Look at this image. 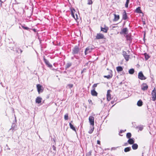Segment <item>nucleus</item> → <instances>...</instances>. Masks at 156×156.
Wrapping results in <instances>:
<instances>
[{"label":"nucleus","instance_id":"obj_5","mask_svg":"<svg viewBox=\"0 0 156 156\" xmlns=\"http://www.w3.org/2000/svg\"><path fill=\"white\" fill-rule=\"evenodd\" d=\"M104 35L101 33H98L96 36V38L97 39H102L104 38Z\"/></svg>","mask_w":156,"mask_h":156},{"label":"nucleus","instance_id":"obj_40","mask_svg":"<svg viewBox=\"0 0 156 156\" xmlns=\"http://www.w3.org/2000/svg\"><path fill=\"white\" fill-rule=\"evenodd\" d=\"M118 147H113L111 148V150H115L116 149V148Z\"/></svg>","mask_w":156,"mask_h":156},{"label":"nucleus","instance_id":"obj_6","mask_svg":"<svg viewBox=\"0 0 156 156\" xmlns=\"http://www.w3.org/2000/svg\"><path fill=\"white\" fill-rule=\"evenodd\" d=\"M111 91L110 90H108L107 91V99L108 101H110L111 99V95L110 93Z\"/></svg>","mask_w":156,"mask_h":156},{"label":"nucleus","instance_id":"obj_33","mask_svg":"<svg viewBox=\"0 0 156 156\" xmlns=\"http://www.w3.org/2000/svg\"><path fill=\"white\" fill-rule=\"evenodd\" d=\"M68 119V114H66L64 116V119L65 120H67Z\"/></svg>","mask_w":156,"mask_h":156},{"label":"nucleus","instance_id":"obj_32","mask_svg":"<svg viewBox=\"0 0 156 156\" xmlns=\"http://www.w3.org/2000/svg\"><path fill=\"white\" fill-rule=\"evenodd\" d=\"M129 0H126V2L125 4V7L127 8L128 6V4L129 2Z\"/></svg>","mask_w":156,"mask_h":156},{"label":"nucleus","instance_id":"obj_45","mask_svg":"<svg viewBox=\"0 0 156 156\" xmlns=\"http://www.w3.org/2000/svg\"><path fill=\"white\" fill-rule=\"evenodd\" d=\"M70 66V65H68V67H69Z\"/></svg>","mask_w":156,"mask_h":156},{"label":"nucleus","instance_id":"obj_30","mask_svg":"<svg viewBox=\"0 0 156 156\" xmlns=\"http://www.w3.org/2000/svg\"><path fill=\"white\" fill-rule=\"evenodd\" d=\"M144 56H145V58L146 60H147L149 58V56L146 53H145L144 54Z\"/></svg>","mask_w":156,"mask_h":156},{"label":"nucleus","instance_id":"obj_13","mask_svg":"<svg viewBox=\"0 0 156 156\" xmlns=\"http://www.w3.org/2000/svg\"><path fill=\"white\" fill-rule=\"evenodd\" d=\"M128 33V29L126 28H123L120 34H127Z\"/></svg>","mask_w":156,"mask_h":156},{"label":"nucleus","instance_id":"obj_18","mask_svg":"<svg viewBox=\"0 0 156 156\" xmlns=\"http://www.w3.org/2000/svg\"><path fill=\"white\" fill-rule=\"evenodd\" d=\"M91 94L93 96H97V93L95 91V90L93 89V90H91Z\"/></svg>","mask_w":156,"mask_h":156},{"label":"nucleus","instance_id":"obj_42","mask_svg":"<svg viewBox=\"0 0 156 156\" xmlns=\"http://www.w3.org/2000/svg\"><path fill=\"white\" fill-rule=\"evenodd\" d=\"M97 143L98 144H100V141L99 140H97Z\"/></svg>","mask_w":156,"mask_h":156},{"label":"nucleus","instance_id":"obj_16","mask_svg":"<svg viewBox=\"0 0 156 156\" xmlns=\"http://www.w3.org/2000/svg\"><path fill=\"white\" fill-rule=\"evenodd\" d=\"M91 51V49H90L89 47L87 48L85 51V53L86 55L88 53H90Z\"/></svg>","mask_w":156,"mask_h":156},{"label":"nucleus","instance_id":"obj_20","mask_svg":"<svg viewBox=\"0 0 156 156\" xmlns=\"http://www.w3.org/2000/svg\"><path fill=\"white\" fill-rule=\"evenodd\" d=\"M138 147V145L136 144H133L132 146V148L133 150L136 149Z\"/></svg>","mask_w":156,"mask_h":156},{"label":"nucleus","instance_id":"obj_34","mask_svg":"<svg viewBox=\"0 0 156 156\" xmlns=\"http://www.w3.org/2000/svg\"><path fill=\"white\" fill-rule=\"evenodd\" d=\"M73 84H70L67 85V87L69 88H71L73 87Z\"/></svg>","mask_w":156,"mask_h":156},{"label":"nucleus","instance_id":"obj_31","mask_svg":"<svg viewBox=\"0 0 156 156\" xmlns=\"http://www.w3.org/2000/svg\"><path fill=\"white\" fill-rule=\"evenodd\" d=\"M92 0H87V4L88 5H91L93 3Z\"/></svg>","mask_w":156,"mask_h":156},{"label":"nucleus","instance_id":"obj_3","mask_svg":"<svg viewBox=\"0 0 156 156\" xmlns=\"http://www.w3.org/2000/svg\"><path fill=\"white\" fill-rule=\"evenodd\" d=\"M94 117L92 116H90L89 118V120L90 124L93 126L94 125Z\"/></svg>","mask_w":156,"mask_h":156},{"label":"nucleus","instance_id":"obj_39","mask_svg":"<svg viewBox=\"0 0 156 156\" xmlns=\"http://www.w3.org/2000/svg\"><path fill=\"white\" fill-rule=\"evenodd\" d=\"M52 148L53 150L55 151L56 150V148L55 147L54 145H53L52 146Z\"/></svg>","mask_w":156,"mask_h":156},{"label":"nucleus","instance_id":"obj_9","mask_svg":"<svg viewBox=\"0 0 156 156\" xmlns=\"http://www.w3.org/2000/svg\"><path fill=\"white\" fill-rule=\"evenodd\" d=\"M123 55L126 60L128 61L129 59V55L127 54L126 52L124 51L123 52Z\"/></svg>","mask_w":156,"mask_h":156},{"label":"nucleus","instance_id":"obj_48","mask_svg":"<svg viewBox=\"0 0 156 156\" xmlns=\"http://www.w3.org/2000/svg\"><path fill=\"white\" fill-rule=\"evenodd\" d=\"M2 83H1V85H2Z\"/></svg>","mask_w":156,"mask_h":156},{"label":"nucleus","instance_id":"obj_37","mask_svg":"<svg viewBox=\"0 0 156 156\" xmlns=\"http://www.w3.org/2000/svg\"><path fill=\"white\" fill-rule=\"evenodd\" d=\"M22 27L25 29L28 30L29 29V28L27 27H24L23 26H22Z\"/></svg>","mask_w":156,"mask_h":156},{"label":"nucleus","instance_id":"obj_23","mask_svg":"<svg viewBox=\"0 0 156 156\" xmlns=\"http://www.w3.org/2000/svg\"><path fill=\"white\" fill-rule=\"evenodd\" d=\"M142 101L140 100L138 101L137 102V105L139 106H141L142 105Z\"/></svg>","mask_w":156,"mask_h":156},{"label":"nucleus","instance_id":"obj_24","mask_svg":"<svg viewBox=\"0 0 156 156\" xmlns=\"http://www.w3.org/2000/svg\"><path fill=\"white\" fill-rule=\"evenodd\" d=\"M136 11L137 13H141L142 12L140 10V7H138V8H137L136 10Z\"/></svg>","mask_w":156,"mask_h":156},{"label":"nucleus","instance_id":"obj_4","mask_svg":"<svg viewBox=\"0 0 156 156\" xmlns=\"http://www.w3.org/2000/svg\"><path fill=\"white\" fill-rule=\"evenodd\" d=\"M138 78L141 80H145L146 78L144 76L141 71L138 74Z\"/></svg>","mask_w":156,"mask_h":156},{"label":"nucleus","instance_id":"obj_25","mask_svg":"<svg viewBox=\"0 0 156 156\" xmlns=\"http://www.w3.org/2000/svg\"><path fill=\"white\" fill-rule=\"evenodd\" d=\"M16 126H15V124H13L12 125L11 128L10 129V130H16Z\"/></svg>","mask_w":156,"mask_h":156},{"label":"nucleus","instance_id":"obj_36","mask_svg":"<svg viewBox=\"0 0 156 156\" xmlns=\"http://www.w3.org/2000/svg\"><path fill=\"white\" fill-rule=\"evenodd\" d=\"M97 84H94L93 85V89L95 90V88L97 87Z\"/></svg>","mask_w":156,"mask_h":156},{"label":"nucleus","instance_id":"obj_35","mask_svg":"<svg viewBox=\"0 0 156 156\" xmlns=\"http://www.w3.org/2000/svg\"><path fill=\"white\" fill-rule=\"evenodd\" d=\"M104 77L107 78L108 79H110L112 77V76H110V75H108V76H104Z\"/></svg>","mask_w":156,"mask_h":156},{"label":"nucleus","instance_id":"obj_21","mask_svg":"<svg viewBox=\"0 0 156 156\" xmlns=\"http://www.w3.org/2000/svg\"><path fill=\"white\" fill-rule=\"evenodd\" d=\"M70 127L71 129H72L73 130L75 131H76V129L71 124V122H70L69 123Z\"/></svg>","mask_w":156,"mask_h":156},{"label":"nucleus","instance_id":"obj_11","mask_svg":"<svg viewBox=\"0 0 156 156\" xmlns=\"http://www.w3.org/2000/svg\"><path fill=\"white\" fill-rule=\"evenodd\" d=\"M108 29V27L105 26L104 28L101 27V30L104 33H106Z\"/></svg>","mask_w":156,"mask_h":156},{"label":"nucleus","instance_id":"obj_8","mask_svg":"<svg viewBox=\"0 0 156 156\" xmlns=\"http://www.w3.org/2000/svg\"><path fill=\"white\" fill-rule=\"evenodd\" d=\"M37 87L39 93L42 92L43 91V90L42 88V87L40 84H37Z\"/></svg>","mask_w":156,"mask_h":156},{"label":"nucleus","instance_id":"obj_46","mask_svg":"<svg viewBox=\"0 0 156 156\" xmlns=\"http://www.w3.org/2000/svg\"><path fill=\"white\" fill-rule=\"evenodd\" d=\"M70 66V65H68V67H69Z\"/></svg>","mask_w":156,"mask_h":156},{"label":"nucleus","instance_id":"obj_7","mask_svg":"<svg viewBox=\"0 0 156 156\" xmlns=\"http://www.w3.org/2000/svg\"><path fill=\"white\" fill-rule=\"evenodd\" d=\"M148 88V86L146 83H143L141 86V89L144 91L147 90Z\"/></svg>","mask_w":156,"mask_h":156},{"label":"nucleus","instance_id":"obj_12","mask_svg":"<svg viewBox=\"0 0 156 156\" xmlns=\"http://www.w3.org/2000/svg\"><path fill=\"white\" fill-rule=\"evenodd\" d=\"M79 48L77 47H75L73 49V53L74 54H77L79 51Z\"/></svg>","mask_w":156,"mask_h":156},{"label":"nucleus","instance_id":"obj_29","mask_svg":"<svg viewBox=\"0 0 156 156\" xmlns=\"http://www.w3.org/2000/svg\"><path fill=\"white\" fill-rule=\"evenodd\" d=\"M94 127H92L91 129L89 130V131L88 132L90 134H91L94 131Z\"/></svg>","mask_w":156,"mask_h":156},{"label":"nucleus","instance_id":"obj_43","mask_svg":"<svg viewBox=\"0 0 156 156\" xmlns=\"http://www.w3.org/2000/svg\"><path fill=\"white\" fill-rule=\"evenodd\" d=\"M88 101L89 102V103H90V102H92V101L91 100H88Z\"/></svg>","mask_w":156,"mask_h":156},{"label":"nucleus","instance_id":"obj_14","mask_svg":"<svg viewBox=\"0 0 156 156\" xmlns=\"http://www.w3.org/2000/svg\"><path fill=\"white\" fill-rule=\"evenodd\" d=\"M44 60L46 65H47L48 67H52V65L51 64H50L49 63V62L48 60H47L44 58Z\"/></svg>","mask_w":156,"mask_h":156},{"label":"nucleus","instance_id":"obj_44","mask_svg":"<svg viewBox=\"0 0 156 156\" xmlns=\"http://www.w3.org/2000/svg\"><path fill=\"white\" fill-rule=\"evenodd\" d=\"M123 130H120V133H122V132H123Z\"/></svg>","mask_w":156,"mask_h":156},{"label":"nucleus","instance_id":"obj_38","mask_svg":"<svg viewBox=\"0 0 156 156\" xmlns=\"http://www.w3.org/2000/svg\"><path fill=\"white\" fill-rule=\"evenodd\" d=\"M138 128L141 131L143 129V126H140Z\"/></svg>","mask_w":156,"mask_h":156},{"label":"nucleus","instance_id":"obj_27","mask_svg":"<svg viewBox=\"0 0 156 156\" xmlns=\"http://www.w3.org/2000/svg\"><path fill=\"white\" fill-rule=\"evenodd\" d=\"M134 72V69H131L129 71V74H132Z\"/></svg>","mask_w":156,"mask_h":156},{"label":"nucleus","instance_id":"obj_2","mask_svg":"<svg viewBox=\"0 0 156 156\" xmlns=\"http://www.w3.org/2000/svg\"><path fill=\"white\" fill-rule=\"evenodd\" d=\"M70 10L71 11V15L76 20L78 19V15L76 14H75L76 17L75 16V9L73 8H71Z\"/></svg>","mask_w":156,"mask_h":156},{"label":"nucleus","instance_id":"obj_17","mask_svg":"<svg viewBox=\"0 0 156 156\" xmlns=\"http://www.w3.org/2000/svg\"><path fill=\"white\" fill-rule=\"evenodd\" d=\"M114 18L113 19V21H114L118 20L119 19V15H116L115 14H114Z\"/></svg>","mask_w":156,"mask_h":156},{"label":"nucleus","instance_id":"obj_41","mask_svg":"<svg viewBox=\"0 0 156 156\" xmlns=\"http://www.w3.org/2000/svg\"><path fill=\"white\" fill-rule=\"evenodd\" d=\"M5 148H6V149L7 150H10V148L7 145H6V146Z\"/></svg>","mask_w":156,"mask_h":156},{"label":"nucleus","instance_id":"obj_19","mask_svg":"<svg viewBox=\"0 0 156 156\" xmlns=\"http://www.w3.org/2000/svg\"><path fill=\"white\" fill-rule=\"evenodd\" d=\"M128 143L130 144H133L134 143V141L133 139L132 138H129V140H128Z\"/></svg>","mask_w":156,"mask_h":156},{"label":"nucleus","instance_id":"obj_47","mask_svg":"<svg viewBox=\"0 0 156 156\" xmlns=\"http://www.w3.org/2000/svg\"><path fill=\"white\" fill-rule=\"evenodd\" d=\"M111 103H112V104H113V102L112 101L111 102Z\"/></svg>","mask_w":156,"mask_h":156},{"label":"nucleus","instance_id":"obj_10","mask_svg":"<svg viewBox=\"0 0 156 156\" xmlns=\"http://www.w3.org/2000/svg\"><path fill=\"white\" fill-rule=\"evenodd\" d=\"M42 100L41 98L40 97H37L35 100V102L37 104H40Z\"/></svg>","mask_w":156,"mask_h":156},{"label":"nucleus","instance_id":"obj_15","mask_svg":"<svg viewBox=\"0 0 156 156\" xmlns=\"http://www.w3.org/2000/svg\"><path fill=\"white\" fill-rule=\"evenodd\" d=\"M127 18V14L125 11L124 12L122 15V19L124 20H126Z\"/></svg>","mask_w":156,"mask_h":156},{"label":"nucleus","instance_id":"obj_26","mask_svg":"<svg viewBox=\"0 0 156 156\" xmlns=\"http://www.w3.org/2000/svg\"><path fill=\"white\" fill-rule=\"evenodd\" d=\"M131 149V148L130 147H127L125 148L124 151L125 152H127L129 151Z\"/></svg>","mask_w":156,"mask_h":156},{"label":"nucleus","instance_id":"obj_28","mask_svg":"<svg viewBox=\"0 0 156 156\" xmlns=\"http://www.w3.org/2000/svg\"><path fill=\"white\" fill-rule=\"evenodd\" d=\"M126 137L128 138H130L131 136V134L130 133H127L126 134Z\"/></svg>","mask_w":156,"mask_h":156},{"label":"nucleus","instance_id":"obj_1","mask_svg":"<svg viewBox=\"0 0 156 156\" xmlns=\"http://www.w3.org/2000/svg\"><path fill=\"white\" fill-rule=\"evenodd\" d=\"M152 101H154L156 100V89L154 88L151 94Z\"/></svg>","mask_w":156,"mask_h":156},{"label":"nucleus","instance_id":"obj_49","mask_svg":"<svg viewBox=\"0 0 156 156\" xmlns=\"http://www.w3.org/2000/svg\"><path fill=\"white\" fill-rule=\"evenodd\" d=\"M73 122V121H71V122Z\"/></svg>","mask_w":156,"mask_h":156},{"label":"nucleus","instance_id":"obj_22","mask_svg":"<svg viewBox=\"0 0 156 156\" xmlns=\"http://www.w3.org/2000/svg\"><path fill=\"white\" fill-rule=\"evenodd\" d=\"M122 70L123 68L121 66H119L116 67V70L118 72L122 71Z\"/></svg>","mask_w":156,"mask_h":156}]
</instances>
